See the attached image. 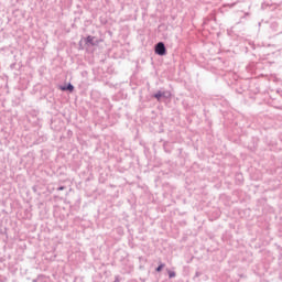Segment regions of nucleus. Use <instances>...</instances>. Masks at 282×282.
<instances>
[{
	"instance_id": "obj_5",
	"label": "nucleus",
	"mask_w": 282,
	"mask_h": 282,
	"mask_svg": "<svg viewBox=\"0 0 282 282\" xmlns=\"http://www.w3.org/2000/svg\"><path fill=\"white\" fill-rule=\"evenodd\" d=\"M94 39H96L95 36H91V35H88L86 39H85V43L89 46H94L96 45V42H94Z\"/></svg>"
},
{
	"instance_id": "obj_2",
	"label": "nucleus",
	"mask_w": 282,
	"mask_h": 282,
	"mask_svg": "<svg viewBox=\"0 0 282 282\" xmlns=\"http://www.w3.org/2000/svg\"><path fill=\"white\" fill-rule=\"evenodd\" d=\"M153 98H155L158 101L162 100V98H171V91L169 90H165V91H162V90H158L154 95H153Z\"/></svg>"
},
{
	"instance_id": "obj_8",
	"label": "nucleus",
	"mask_w": 282,
	"mask_h": 282,
	"mask_svg": "<svg viewBox=\"0 0 282 282\" xmlns=\"http://www.w3.org/2000/svg\"><path fill=\"white\" fill-rule=\"evenodd\" d=\"M57 191H65V186L57 187Z\"/></svg>"
},
{
	"instance_id": "obj_4",
	"label": "nucleus",
	"mask_w": 282,
	"mask_h": 282,
	"mask_svg": "<svg viewBox=\"0 0 282 282\" xmlns=\"http://www.w3.org/2000/svg\"><path fill=\"white\" fill-rule=\"evenodd\" d=\"M62 91H74V85H72V83H68L65 86H61Z\"/></svg>"
},
{
	"instance_id": "obj_3",
	"label": "nucleus",
	"mask_w": 282,
	"mask_h": 282,
	"mask_svg": "<svg viewBox=\"0 0 282 282\" xmlns=\"http://www.w3.org/2000/svg\"><path fill=\"white\" fill-rule=\"evenodd\" d=\"M270 30L274 33V34H282V23L281 22H271L270 24Z\"/></svg>"
},
{
	"instance_id": "obj_6",
	"label": "nucleus",
	"mask_w": 282,
	"mask_h": 282,
	"mask_svg": "<svg viewBox=\"0 0 282 282\" xmlns=\"http://www.w3.org/2000/svg\"><path fill=\"white\" fill-rule=\"evenodd\" d=\"M165 265H166V264L160 262V264H159L158 268L155 269V272H160L161 270H164V267H165Z\"/></svg>"
},
{
	"instance_id": "obj_1",
	"label": "nucleus",
	"mask_w": 282,
	"mask_h": 282,
	"mask_svg": "<svg viewBox=\"0 0 282 282\" xmlns=\"http://www.w3.org/2000/svg\"><path fill=\"white\" fill-rule=\"evenodd\" d=\"M154 52L158 56H166V45L164 42H159L154 46Z\"/></svg>"
},
{
	"instance_id": "obj_7",
	"label": "nucleus",
	"mask_w": 282,
	"mask_h": 282,
	"mask_svg": "<svg viewBox=\"0 0 282 282\" xmlns=\"http://www.w3.org/2000/svg\"><path fill=\"white\" fill-rule=\"evenodd\" d=\"M169 279H175V271H167Z\"/></svg>"
}]
</instances>
